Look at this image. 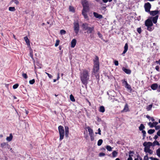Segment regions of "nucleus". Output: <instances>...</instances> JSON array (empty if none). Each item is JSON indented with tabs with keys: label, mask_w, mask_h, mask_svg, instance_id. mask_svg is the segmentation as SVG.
<instances>
[{
	"label": "nucleus",
	"mask_w": 160,
	"mask_h": 160,
	"mask_svg": "<svg viewBox=\"0 0 160 160\" xmlns=\"http://www.w3.org/2000/svg\"><path fill=\"white\" fill-rule=\"evenodd\" d=\"M82 26L83 28V29L84 30H86L89 27L88 26V24L87 23H83Z\"/></svg>",
	"instance_id": "nucleus-18"
},
{
	"label": "nucleus",
	"mask_w": 160,
	"mask_h": 160,
	"mask_svg": "<svg viewBox=\"0 0 160 160\" xmlns=\"http://www.w3.org/2000/svg\"><path fill=\"white\" fill-rule=\"evenodd\" d=\"M145 128V126H144L143 124H141L140 127H139V129L140 131H142L143 130V129H144Z\"/></svg>",
	"instance_id": "nucleus-29"
},
{
	"label": "nucleus",
	"mask_w": 160,
	"mask_h": 160,
	"mask_svg": "<svg viewBox=\"0 0 160 160\" xmlns=\"http://www.w3.org/2000/svg\"><path fill=\"white\" fill-rule=\"evenodd\" d=\"M22 77L25 79H27L28 78V76L26 73H23L22 74Z\"/></svg>",
	"instance_id": "nucleus-43"
},
{
	"label": "nucleus",
	"mask_w": 160,
	"mask_h": 160,
	"mask_svg": "<svg viewBox=\"0 0 160 160\" xmlns=\"http://www.w3.org/2000/svg\"><path fill=\"white\" fill-rule=\"evenodd\" d=\"M145 24L147 27L152 26H153V23L151 19L149 18L146 20L145 22Z\"/></svg>",
	"instance_id": "nucleus-8"
},
{
	"label": "nucleus",
	"mask_w": 160,
	"mask_h": 160,
	"mask_svg": "<svg viewBox=\"0 0 160 160\" xmlns=\"http://www.w3.org/2000/svg\"><path fill=\"white\" fill-rule=\"evenodd\" d=\"M155 129L156 130H158L160 128V126H155Z\"/></svg>",
	"instance_id": "nucleus-59"
},
{
	"label": "nucleus",
	"mask_w": 160,
	"mask_h": 160,
	"mask_svg": "<svg viewBox=\"0 0 160 160\" xmlns=\"http://www.w3.org/2000/svg\"><path fill=\"white\" fill-rule=\"evenodd\" d=\"M142 133L143 134L142 139L144 140L146 137V132L145 130H142Z\"/></svg>",
	"instance_id": "nucleus-37"
},
{
	"label": "nucleus",
	"mask_w": 160,
	"mask_h": 160,
	"mask_svg": "<svg viewBox=\"0 0 160 160\" xmlns=\"http://www.w3.org/2000/svg\"><path fill=\"white\" fill-rule=\"evenodd\" d=\"M152 26H148L147 27V30L150 31H151L153 29L151 27Z\"/></svg>",
	"instance_id": "nucleus-50"
},
{
	"label": "nucleus",
	"mask_w": 160,
	"mask_h": 160,
	"mask_svg": "<svg viewBox=\"0 0 160 160\" xmlns=\"http://www.w3.org/2000/svg\"><path fill=\"white\" fill-rule=\"evenodd\" d=\"M158 17L159 15H157L154 17H151L150 18L151 19L152 22H153L154 23L156 24L157 22Z\"/></svg>",
	"instance_id": "nucleus-9"
},
{
	"label": "nucleus",
	"mask_w": 160,
	"mask_h": 160,
	"mask_svg": "<svg viewBox=\"0 0 160 160\" xmlns=\"http://www.w3.org/2000/svg\"><path fill=\"white\" fill-rule=\"evenodd\" d=\"M134 152L133 151H130L129 152V158H128L127 160H133L132 157L133 156L132 154H134Z\"/></svg>",
	"instance_id": "nucleus-21"
},
{
	"label": "nucleus",
	"mask_w": 160,
	"mask_h": 160,
	"mask_svg": "<svg viewBox=\"0 0 160 160\" xmlns=\"http://www.w3.org/2000/svg\"><path fill=\"white\" fill-rule=\"evenodd\" d=\"M35 82V80L34 79H32L31 80H30L29 81V83L31 84H33Z\"/></svg>",
	"instance_id": "nucleus-45"
},
{
	"label": "nucleus",
	"mask_w": 160,
	"mask_h": 160,
	"mask_svg": "<svg viewBox=\"0 0 160 160\" xmlns=\"http://www.w3.org/2000/svg\"><path fill=\"white\" fill-rule=\"evenodd\" d=\"M157 135L160 136V129L157 132Z\"/></svg>",
	"instance_id": "nucleus-63"
},
{
	"label": "nucleus",
	"mask_w": 160,
	"mask_h": 160,
	"mask_svg": "<svg viewBox=\"0 0 160 160\" xmlns=\"http://www.w3.org/2000/svg\"><path fill=\"white\" fill-rule=\"evenodd\" d=\"M98 133L97 132H95V133L96 134H98L99 135H101V130H100V128H98Z\"/></svg>",
	"instance_id": "nucleus-55"
},
{
	"label": "nucleus",
	"mask_w": 160,
	"mask_h": 160,
	"mask_svg": "<svg viewBox=\"0 0 160 160\" xmlns=\"http://www.w3.org/2000/svg\"><path fill=\"white\" fill-rule=\"evenodd\" d=\"M144 8H145V11L147 12H150V9L151 8V4L149 2H147L144 4Z\"/></svg>",
	"instance_id": "nucleus-5"
},
{
	"label": "nucleus",
	"mask_w": 160,
	"mask_h": 160,
	"mask_svg": "<svg viewBox=\"0 0 160 160\" xmlns=\"http://www.w3.org/2000/svg\"><path fill=\"white\" fill-rule=\"evenodd\" d=\"M103 142V140L102 139H100L98 140V146H100L101 145L102 143Z\"/></svg>",
	"instance_id": "nucleus-35"
},
{
	"label": "nucleus",
	"mask_w": 160,
	"mask_h": 160,
	"mask_svg": "<svg viewBox=\"0 0 160 160\" xmlns=\"http://www.w3.org/2000/svg\"><path fill=\"white\" fill-rule=\"evenodd\" d=\"M101 150L102 151H106V149L104 148H101Z\"/></svg>",
	"instance_id": "nucleus-64"
},
{
	"label": "nucleus",
	"mask_w": 160,
	"mask_h": 160,
	"mask_svg": "<svg viewBox=\"0 0 160 160\" xmlns=\"http://www.w3.org/2000/svg\"><path fill=\"white\" fill-rule=\"evenodd\" d=\"M112 157H116L118 154V152H117L116 151H114L112 153Z\"/></svg>",
	"instance_id": "nucleus-31"
},
{
	"label": "nucleus",
	"mask_w": 160,
	"mask_h": 160,
	"mask_svg": "<svg viewBox=\"0 0 160 160\" xmlns=\"http://www.w3.org/2000/svg\"><path fill=\"white\" fill-rule=\"evenodd\" d=\"M158 88V84L157 83H154L151 86V88L153 90H156Z\"/></svg>",
	"instance_id": "nucleus-23"
},
{
	"label": "nucleus",
	"mask_w": 160,
	"mask_h": 160,
	"mask_svg": "<svg viewBox=\"0 0 160 160\" xmlns=\"http://www.w3.org/2000/svg\"><path fill=\"white\" fill-rule=\"evenodd\" d=\"M89 77V71L87 70L83 69L82 71L80 72V78L81 80L82 83L84 85L87 84Z\"/></svg>",
	"instance_id": "nucleus-1"
},
{
	"label": "nucleus",
	"mask_w": 160,
	"mask_h": 160,
	"mask_svg": "<svg viewBox=\"0 0 160 160\" xmlns=\"http://www.w3.org/2000/svg\"><path fill=\"white\" fill-rule=\"evenodd\" d=\"M143 160H148V154L144 157Z\"/></svg>",
	"instance_id": "nucleus-53"
},
{
	"label": "nucleus",
	"mask_w": 160,
	"mask_h": 160,
	"mask_svg": "<svg viewBox=\"0 0 160 160\" xmlns=\"http://www.w3.org/2000/svg\"><path fill=\"white\" fill-rule=\"evenodd\" d=\"M13 138V136L12 133L10 134L9 136L8 137L6 138V140L7 141L10 142L11 141Z\"/></svg>",
	"instance_id": "nucleus-28"
},
{
	"label": "nucleus",
	"mask_w": 160,
	"mask_h": 160,
	"mask_svg": "<svg viewBox=\"0 0 160 160\" xmlns=\"http://www.w3.org/2000/svg\"><path fill=\"white\" fill-rule=\"evenodd\" d=\"M74 30L75 33L77 34L78 33L79 30V23L78 22H75L74 23Z\"/></svg>",
	"instance_id": "nucleus-6"
},
{
	"label": "nucleus",
	"mask_w": 160,
	"mask_h": 160,
	"mask_svg": "<svg viewBox=\"0 0 160 160\" xmlns=\"http://www.w3.org/2000/svg\"><path fill=\"white\" fill-rule=\"evenodd\" d=\"M60 41L59 40H57L56 41V43L55 44V46L56 47H57L59 44Z\"/></svg>",
	"instance_id": "nucleus-46"
},
{
	"label": "nucleus",
	"mask_w": 160,
	"mask_h": 160,
	"mask_svg": "<svg viewBox=\"0 0 160 160\" xmlns=\"http://www.w3.org/2000/svg\"><path fill=\"white\" fill-rule=\"evenodd\" d=\"M153 151L152 150L150 149V150H149V151L147 152L149 153L150 154H152L153 153Z\"/></svg>",
	"instance_id": "nucleus-57"
},
{
	"label": "nucleus",
	"mask_w": 160,
	"mask_h": 160,
	"mask_svg": "<svg viewBox=\"0 0 160 160\" xmlns=\"http://www.w3.org/2000/svg\"><path fill=\"white\" fill-rule=\"evenodd\" d=\"M93 73L95 75L97 80H99V58L98 56H96L95 60L94 61V65L93 68Z\"/></svg>",
	"instance_id": "nucleus-2"
},
{
	"label": "nucleus",
	"mask_w": 160,
	"mask_h": 160,
	"mask_svg": "<svg viewBox=\"0 0 160 160\" xmlns=\"http://www.w3.org/2000/svg\"><path fill=\"white\" fill-rule=\"evenodd\" d=\"M143 146H147V147H148L150 148V147L151 146H153L152 143L151 142H144L143 144Z\"/></svg>",
	"instance_id": "nucleus-14"
},
{
	"label": "nucleus",
	"mask_w": 160,
	"mask_h": 160,
	"mask_svg": "<svg viewBox=\"0 0 160 160\" xmlns=\"http://www.w3.org/2000/svg\"><path fill=\"white\" fill-rule=\"evenodd\" d=\"M9 10L11 11H15L16 9L14 7H9Z\"/></svg>",
	"instance_id": "nucleus-40"
},
{
	"label": "nucleus",
	"mask_w": 160,
	"mask_h": 160,
	"mask_svg": "<svg viewBox=\"0 0 160 160\" xmlns=\"http://www.w3.org/2000/svg\"><path fill=\"white\" fill-rule=\"evenodd\" d=\"M69 9L70 11L74 12V8L72 6H70L69 7Z\"/></svg>",
	"instance_id": "nucleus-44"
},
{
	"label": "nucleus",
	"mask_w": 160,
	"mask_h": 160,
	"mask_svg": "<svg viewBox=\"0 0 160 160\" xmlns=\"http://www.w3.org/2000/svg\"><path fill=\"white\" fill-rule=\"evenodd\" d=\"M148 13L152 16H156L159 14V11L158 10L152 11H150Z\"/></svg>",
	"instance_id": "nucleus-11"
},
{
	"label": "nucleus",
	"mask_w": 160,
	"mask_h": 160,
	"mask_svg": "<svg viewBox=\"0 0 160 160\" xmlns=\"http://www.w3.org/2000/svg\"><path fill=\"white\" fill-rule=\"evenodd\" d=\"M60 33L61 35L65 34L66 33V32L65 30L62 29L60 31Z\"/></svg>",
	"instance_id": "nucleus-39"
},
{
	"label": "nucleus",
	"mask_w": 160,
	"mask_h": 160,
	"mask_svg": "<svg viewBox=\"0 0 160 160\" xmlns=\"http://www.w3.org/2000/svg\"><path fill=\"white\" fill-rule=\"evenodd\" d=\"M152 104H150V105H149L146 108L147 110L148 111L150 110L151 109V108L152 107Z\"/></svg>",
	"instance_id": "nucleus-41"
},
{
	"label": "nucleus",
	"mask_w": 160,
	"mask_h": 160,
	"mask_svg": "<svg viewBox=\"0 0 160 160\" xmlns=\"http://www.w3.org/2000/svg\"><path fill=\"white\" fill-rule=\"evenodd\" d=\"M58 129L60 135L59 140L61 141L63 139L64 135V128L62 126L60 125L58 126Z\"/></svg>",
	"instance_id": "nucleus-4"
},
{
	"label": "nucleus",
	"mask_w": 160,
	"mask_h": 160,
	"mask_svg": "<svg viewBox=\"0 0 160 160\" xmlns=\"http://www.w3.org/2000/svg\"><path fill=\"white\" fill-rule=\"evenodd\" d=\"M153 146H155V145L160 146V144L159 142L156 140L153 143Z\"/></svg>",
	"instance_id": "nucleus-30"
},
{
	"label": "nucleus",
	"mask_w": 160,
	"mask_h": 160,
	"mask_svg": "<svg viewBox=\"0 0 160 160\" xmlns=\"http://www.w3.org/2000/svg\"><path fill=\"white\" fill-rule=\"evenodd\" d=\"M114 63L115 66H117L118 65V61L115 60L114 62Z\"/></svg>",
	"instance_id": "nucleus-56"
},
{
	"label": "nucleus",
	"mask_w": 160,
	"mask_h": 160,
	"mask_svg": "<svg viewBox=\"0 0 160 160\" xmlns=\"http://www.w3.org/2000/svg\"><path fill=\"white\" fill-rule=\"evenodd\" d=\"M70 100L72 102H74L75 101V99L73 97V96L71 94L70 95Z\"/></svg>",
	"instance_id": "nucleus-38"
},
{
	"label": "nucleus",
	"mask_w": 160,
	"mask_h": 160,
	"mask_svg": "<svg viewBox=\"0 0 160 160\" xmlns=\"http://www.w3.org/2000/svg\"><path fill=\"white\" fill-rule=\"evenodd\" d=\"M150 158L151 159V160H159L157 158H153L152 157H150Z\"/></svg>",
	"instance_id": "nucleus-58"
},
{
	"label": "nucleus",
	"mask_w": 160,
	"mask_h": 160,
	"mask_svg": "<svg viewBox=\"0 0 160 160\" xmlns=\"http://www.w3.org/2000/svg\"><path fill=\"white\" fill-rule=\"evenodd\" d=\"M159 67L158 66H157L156 67L155 69L158 71H159Z\"/></svg>",
	"instance_id": "nucleus-61"
},
{
	"label": "nucleus",
	"mask_w": 160,
	"mask_h": 160,
	"mask_svg": "<svg viewBox=\"0 0 160 160\" xmlns=\"http://www.w3.org/2000/svg\"><path fill=\"white\" fill-rule=\"evenodd\" d=\"M105 155V154L103 152H100L99 153V156L100 157L104 156Z\"/></svg>",
	"instance_id": "nucleus-51"
},
{
	"label": "nucleus",
	"mask_w": 160,
	"mask_h": 160,
	"mask_svg": "<svg viewBox=\"0 0 160 160\" xmlns=\"http://www.w3.org/2000/svg\"><path fill=\"white\" fill-rule=\"evenodd\" d=\"M98 37L101 38H102V34L99 32H98Z\"/></svg>",
	"instance_id": "nucleus-54"
},
{
	"label": "nucleus",
	"mask_w": 160,
	"mask_h": 160,
	"mask_svg": "<svg viewBox=\"0 0 160 160\" xmlns=\"http://www.w3.org/2000/svg\"><path fill=\"white\" fill-rule=\"evenodd\" d=\"M24 38L25 41L26 42L27 44L28 45H30V41H29V40L28 39V37L27 36H26L24 37Z\"/></svg>",
	"instance_id": "nucleus-26"
},
{
	"label": "nucleus",
	"mask_w": 160,
	"mask_h": 160,
	"mask_svg": "<svg viewBox=\"0 0 160 160\" xmlns=\"http://www.w3.org/2000/svg\"><path fill=\"white\" fill-rule=\"evenodd\" d=\"M156 153L157 155L160 157V148H158L156 151Z\"/></svg>",
	"instance_id": "nucleus-42"
},
{
	"label": "nucleus",
	"mask_w": 160,
	"mask_h": 160,
	"mask_svg": "<svg viewBox=\"0 0 160 160\" xmlns=\"http://www.w3.org/2000/svg\"><path fill=\"white\" fill-rule=\"evenodd\" d=\"M158 124V122H153L152 123L150 122L148 123V125L150 126V128H152L154 127H155V126H156Z\"/></svg>",
	"instance_id": "nucleus-16"
},
{
	"label": "nucleus",
	"mask_w": 160,
	"mask_h": 160,
	"mask_svg": "<svg viewBox=\"0 0 160 160\" xmlns=\"http://www.w3.org/2000/svg\"><path fill=\"white\" fill-rule=\"evenodd\" d=\"M122 70L127 74H130L131 73V71L130 70L124 67L122 68Z\"/></svg>",
	"instance_id": "nucleus-20"
},
{
	"label": "nucleus",
	"mask_w": 160,
	"mask_h": 160,
	"mask_svg": "<svg viewBox=\"0 0 160 160\" xmlns=\"http://www.w3.org/2000/svg\"><path fill=\"white\" fill-rule=\"evenodd\" d=\"M30 57H31V58H32V61H33V63H35V59L33 58V53L32 52H30Z\"/></svg>",
	"instance_id": "nucleus-32"
},
{
	"label": "nucleus",
	"mask_w": 160,
	"mask_h": 160,
	"mask_svg": "<svg viewBox=\"0 0 160 160\" xmlns=\"http://www.w3.org/2000/svg\"><path fill=\"white\" fill-rule=\"evenodd\" d=\"M89 7H83V9L82 11V15L84 16V19L87 20H89V18L87 13L89 11Z\"/></svg>",
	"instance_id": "nucleus-3"
},
{
	"label": "nucleus",
	"mask_w": 160,
	"mask_h": 160,
	"mask_svg": "<svg viewBox=\"0 0 160 160\" xmlns=\"http://www.w3.org/2000/svg\"><path fill=\"white\" fill-rule=\"evenodd\" d=\"M122 82L125 88H127L130 91H132V89L131 86L127 82V81L125 79L122 80Z\"/></svg>",
	"instance_id": "nucleus-7"
},
{
	"label": "nucleus",
	"mask_w": 160,
	"mask_h": 160,
	"mask_svg": "<svg viewBox=\"0 0 160 160\" xmlns=\"http://www.w3.org/2000/svg\"><path fill=\"white\" fill-rule=\"evenodd\" d=\"M87 30V32L88 34L91 33L94 31V27H89Z\"/></svg>",
	"instance_id": "nucleus-15"
},
{
	"label": "nucleus",
	"mask_w": 160,
	"mask_h": 160,
	"mask_svg": "<svg viewBox=\"0 0 160 160\" xmlns=\"http://www.w3.org/2000/svg\"><path fill=\"white\" fill-rule=\"evenodd\" d=\"M77 41L76 39H73L71 42V47L72 48H74L76 44Z\"/></svg>",
	"instance_id": "nucleus-17"
},
{
	"label": "nucleus",
	"mask_w": 160,
	"mask_h": 160,
	"mask_svg": "<svg viewBox=\"0 0 160 160\" xmlns=\"http://www.w3.org/2000/svg\"><path fill=\"white\" fill-rule=\"evenodd\" d=\"M137 158L139 159V160H142V158L139 155L137 156Z\"/></svg>",
	"instance_id": "nucleus-60"
},
{
	"label": "nucleus",
	"mask_w": 160,
	"mask_h": 160,
	"mask_svg": "<svg viewBox=\"0 0 160 160\" xmlns=\"http://www.w3.org/2000/svg\"><path fill=\"white\" fill-rule=\"evenodd\" d=\"M129 111L128 105V104L126 103L123 109L121 111L122 113L123 112H127Z\"/></svg>",
	"instance_id": "nucleus-10"
},
{
	"label": "nucleus",
	"mask_w": 160,
	"mask_h": 160,
	"mask_svg": "<svg viewBox=\"0 0 160 160\" xmlns=\"http://www.w3.org/2000/svg\"><path fill=\"white\" fill-rule=\"evenodd\" d=\"M87 128L89 132V135L94 134L93 130L92 129H91L90 127L88 126L87 127Z\"/></svg>",
	"instance_id": "nucleus-25"
},
{
	"label": "nucleus",
	"mask_w": 160,
	"mask_h": 160,
	"mask_svg": "<svg viewBox=\"0 0 160 160\" xmlns=\"http://www.w3.org/2000/svg\"><path fill=\"white\" fill-rule=\"evenodd\" d=\"M65 135L66 137H68L69 135V128L68 126H65Z\"/></svg>",
	"instance_id": "nucleus-22"
},
{
	"label": "nucleus",
	"mask_w": 160,
	"mask_h": 160,
	"mask_svg": "<svg viewBox=\"0 0 160 160\" xmlns=\"http://www.w3.org/2000/svg\"><path fill=\"white\" fill-rule=\"evenodd\" d=\"M106 148L107 150L109 151H111L112 150V148L110 146L107 145L106 146Z\"/></svg>",
	"instance_id": "nucleus-36"
},
{
	"label": "nucleus",
	"mask_w": 160,
	"mask_h": 160,
	"mask_svg": "<svg viewBox=\"0 0 160 160\" xmlns=\"http://www.w3.org/2000/svg\"><path fill=\"white\" fill-rule=\"evenodd\" d=\"M82 4L83 7H89L88 2L87 0H82Z\"/></svg>",
	"instance_id": "nucleus-12"
},
{
	"label": "nucleus",
	"mask_w": 160,
	"mask_h": 160,
	"mask_svg": "<svg viewBox=\"0 0 160 160\" xmlns=\"http://www.w3.org/2000/svg\"><path fill=\"white\" fill-rule=\"evenodd\" d=\"M128 44L127 43H126L125 44V46L124 47V50L123 52V53H122V54L123 55V56H124L123 55L124 54H125L127 51L128 50Z\"/></svg>",
	"instance_id": "nucleus-19"
},
{
	"label": "nucleus",
	"mask_w": 160,
	"mask_h": 160,
	"mask_svg": "<svg viewBox=\"0 0 160 160\" xmlns=\"http://www.w3.org/2000/svg\"><path fill=\"white\" fill-rule=\"evenodd\" d=\"M157 88V91L158 92H160V85H159V86H158V88Z\"/></svg>",
	"instance_id": "nucleus-62"
},
{
	"label": "nucleus",
	"mask_w": 160,
	"mask_h": 160,
	"mask_svg": "<svg viewBox=\"0 0 160 160\" xmlns=\"http://www.w3.org/2000/svg\"><path fill=\"white\" fill-rule=\"evenodd\" d=\"M19 86V84L18 83L14 85L13 86V88L14 89H16Z\"/></svg>",
	"instance_id": "nucleus-48"
},
{
	"label": "nucleus",
	"mask_w": 160,
	"mask_h": 160,
	"mask_svg": "<svg viewBox=\"0 0 160 160\" xmlns=\"http://www.w3.org/2000/svg\"><path fill=\"white\" fill-rule=\"evenodd\" d=\"M155 132L154 129H150L148 131V132L149 134H152Z\"/></svg>",
	"instance_id": "nucleus-33"
},
{
	"label": "nucleus",
	"mask_w": 160,
	"mask_h": 160,
	"mask_svg": "<svg viewBox=\"0 0 160 160\" xmlns=\"http://www.w3.org/2000/svg\"><path fill=\"white\" fill-rule=\"evenodd\" d=\"M8 146L10 147L8 144L6 142H3L1 144V147L2 148H5L6 147Z\"/></svg>",
	"instance_id": "nucleus-24"
},
{
	"label": "nucleus",
	"mask_w": 160,
	"mask_h": 160,
	"mask_svg": "<svg viewBox=\"0 0 160 160\" xmlns=\"http://www.w3.org/2000/svg\"><path fill=\"white\" fill-rule=\"evenodd\" d=\"M145 148H144V151L146 152L147 153V152H148V151L150 150V148L147 147V146H144Z\"/></svg>",
	"instance_id": "nucleus-34"
},
{
	"label": "nucleus",
	"mask_w": 160,
	"mask_h": 160,
	"mask_svg": "<svg viewBox=\"0 0 160 160\" xmlns=\"http://www.w3.org/2000/svg\"><path fill=\"white\" fill-rule=\"evenodd\" d=\"M45 73L48 75L49 78H52V76L51 75L47 72H46Z\"/></svg>",
	"instance_id": "nucleus-52"
},
{
	"label": "nucleus",
	"mask_w": 160,
	"mask_h": 160,
	"mask_svg": "<svg viewBox=\"0 0 160 160\" xmlns=\"http://www.w3.org/2000/svg\"><path fill=\"white\" fill-rule=\"evenodd\" d=\"M99 111L100 112H102V113L104 112L105 111V109L104 107L103 106H100L99 107Z\"/></svg>",
	"instance_id": "nucleus-27"
},
{
	"label": "nucleus",
	"mask_w": 160,
	"mask_h": 160,
	"mask_svg": "<svg viewBox=\"0 0 160 160\" xmlns=\"http://www.w3.org/2000/svg\"><path fill=\"white\" fill-rule=\"evenodd\" d=\"M137 31L139 34H140L142 32V29L140 27L137 28Z\"/></svg>",
	"instance_id": "nucleus-49"
},
{
	"label": "nucleus",
	"mask_w": 160,
	"mask_h": 160,
	"mask_svg": "<svg viewBox=\"0 0 160 160\" xmlns=\"http://www.w3.org/2000/svg\"><path fill=\"white\" fill-rule=\"evenodd\" d=\"M90 136V139H91V141H93L94 140V134H92V135H89Z\"/></svg>",
	"instance_id": "nucleus-47"
},
{
	"label": "nucleus",
	"mask_w": 160,
	"mask_h": 160,
	"mask_svg": "<svg viewBox=\"0 0 160 160\" xmlns=\"http://www.w3.org/2000/svg\"><path fill=\"white\" fill-rule=\"evenodd\" d=\"M93 14L94 16L96 18L99 19H101L103 18V16L102 15L99 14L97 12H94Z\"/></svg>",
	"instance_id": "nucleus-13"
}]
</instances>
